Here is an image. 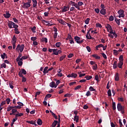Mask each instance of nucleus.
<instances>
[{"instance_id": "f257e3e1", "label": "nucleus", "mask_w": 127, "mask_h": 127, "mask_svg": "<svg viewBox=\"0 0 127 127\" xmlns=\"http://www.w3.org/2000/svg\"><path fill=\"white\" fill-rule=\"evenodd\" d=\"M117 110L119 112H121V114H125V107L122 105L121 103L117 104Z\"/></svg>"}, {"instance_id": "f03ea898", "label": "nucleus", "mask_w": 127, "mask_h": 127, "mask_svg": "<svg viewBox=\"0 0 127 127\" xmlns=\"http://www.w3.org/2000/svg\"><path fill=\"white\" fill-rule=\"evenodd\" d=\"M24 45L22 44V45H20L19 44L17 45V47H16V48H15V51H17L18 52H19V51H20V52H23V50H24Z\"/></svg>"}, {"instance_id": "7ed1b4c3", "label": "nucleus", "mask_w": 127, "mask_h": 127, "mask_svg": "<svg viewBox=\"0 0 127 127\" xmlns=\"http://www.w3.org/2000/svg\"><path fill=\"white\" fill-rule=\"evenodd\" d=\"M22 55L21 54V53H19V55L17 57V58L16 59V62H17L18 65L19 66H21L22 65L23 63L21 62V59H20L21 58Z\"/></svg>"}, {"instance_id": "20e7f679", "label": "nucleus", "mask_w": 127, "mask_h": 127, "mask_svg": "<svg viewBox=\"0 0 127 127\" xmlns=\"http://www.w3.org/2000/svg\"><path fill=\"white\" fill-rule=\"evenodd\" d=\"M93 30V28H92L89 29V30H88L87 31V35H86V37L88 40L92 39V37H91L90 33H89L91 31V30Z\"/></svg>"}, {"instance_id": "39448f33", "label": "nucleus", "mask_w": 127, "mask_h": 127, "mask_svg": "<svg viewBox=\"0 0 127 127\" xmlns=\"http://www.w3.org/2000/svg\"><path fill=\"white\" fill-rule=\"evenodd\" d=\"M30 3V2L23 3V6H22V7H23V8H28L31 6Z\"/></svg>"}, {"instance_id": "423d86ee", "label": "nucleus", "mask_w": 127, "mask_h": 127, "mask_svg": "<svg viewBox=\"0 0 127 127\" xmlns=\"http://www.w3.org/2000/svg\"><path fill=\"white\" fill-rule=\"evenodd\" d=\"M11 14L9 13V11H6L5 14H3V16L5 18H9L10 17Z\"/></svg>"}, {"instance_id": "0eeeda50", "label": "nucleus", "mask_w": 127, "mask_h": 127, "mask_svg": "<svg viewBox=\"0 0 127 127\" xmlns=\"http://www.w3.org/2000/svg\"><path fill=\"white\" fill-rule=\"evenodd\" d=\"M9 23H8V27H9V28L12 29V26L13 25H16V24L15 23H14L13 22L11 21H9Z\"/></svg>"}, {"instance_id": "6e6552de", "label": "nucleus", "mask_w": 127, "mask_h": 127, "mask_svg": "<svg viewBox=\"0 0 127 127\" xmlns=\"http://www.w3.org/2000/svg\"><path fill=\"white\" fill-rule=\"evenodd\" d=\"M77 76V74L75 73H71L70 74L67 75V77H72L73 78H76V77Z\"/></svg>"}, {"instance_id": "1a4fd4ad", "label": "nucleus", "mask_w": 127, "mask_h": 127, "mask_svg": "<svg viewBox=\"0 0 127 127\" xmlns=\"http://www.w3.org/2000/svg\"><path fill=\"white\" fill-rule=\"evenodd\" d=\"M70 9V7L69 6H64L63 8H62V12H66L69 9Z\"/></svg>"}, {"instance_id": "9d476101", "label": "nucleus", "mask_w": 127, "mask_h": 127, "mask_svg": "<svg viewBox=\"0 0 127 127\" xmlns=\"http://www.w3.org/2000/svg\"><path fill=\"white\" fill-rule=\"evenodd\" d=\"M105 28H107L108 32H109V30H110V31H113V30H112V27H111V25L109 24H107L106 26H105Z\"/></svg>"}, {"instance_id": "9b49d317", "label": "nucleus", "mask_w": 127, "mask_h": 127, "mask_svg": "<svg viewBox=\"0 0 127 127\" xmlns=\"http://www.w3.org/2000/svg\"><path fill=\"white\" fill-rule=\"evenodd\" d=\"M48 68H49V67L48 66L44 67V71H43V72L44 73V75H45L46 73H49V71H50L48 70Z\"/></svg>"}, {"instance_id": "f8f14e48", "label": "nucleus", "mask_w": 127, "mask_h": 127, "mask_svg": "<svg viewBox=\"0 0 127 127\" xmlns=\"http://www.w3.org/2000/svg\"><path fill=\"white\" fill-rule=\"evenodd\" d=\"M74 39H75V41L76 42V43L80 44V37L75 36Z\"/></svg>"}, {"instance_id": "ddd939ff", "label": "nucleus", "mask_w": 127, "mask_h": 127, "mask_svg": "<svg viewBox=\"0 0 127 127\" xmlns=\"http://www.w3.org/2000/svg\"><path fill=\"white\" fill-rule=\"evenodd\" d=\"M115 80L119 81V73L118 72L116 73V74L115 75Z\"/></svg>"}, {"instance_id": "4468645a", "label": "nucleus", "mask_w": 127, "mask_h": 127, "mask_svg": "<svg viewBox=\"0 0 127 127\" xmlns=\"http://www.w3.org/2000/svg\"><path fill=\"white\" fill-rule=\"evenodd\" d=\"M100 13H101L102 15H105L106 14V10L105 8L101 9Z\"/></svg>"}, {"instance_id": "2eb2a0df", "label": "nucleus", "mask_w": 127, "mask_h": 127, "mask_svg": "<svg viewBox=\"0 0 127 127\" xmlns=\"http://www.w3.org/2000/svg\"><path fill=\"white\" fill-rule=\"evenodd\" d=\"M58 51V49H54V50H53V55H56V56L59 55V54L57 52Z\"/></svg>"}, {"instance_id": "dca6fc26", "label": "nucleus", "mask_w": 127, "mask_h": 127, "mask_svg": "<svg viewBox=\"0 0 127 127\" xmlns=\"http://www.w3.org/2000/svg\"><path fill=\"white\" fill-rule=\"evenodd\" d=\"M92 57L95 58L96 60H100L101 58L100 57L98 56L97 54H93L92 55Z\"/></svg>"}, {"instance_id": "f3484780", "label": "nucleus", "mask_w": 127, "mask_h": 127, "mask_svg": "<svg viewBox=\"0 0 127 127\" xmlns=\"http://www.w3.org/2000/svg\"><path fill=\"white\" fill-rule=\"evenodd\" d=\"M11 43H16V37L15 35L13 36L12 41H11Z\"/></svg>"}, {"instance_id": "a211bd4d", "label": "nucleus", "mask_w": 127, "mask_h": 127, "mask_svg": "<svg viewBox=\"0 0 127 127\" xmlns=\"http://www.w3.org/2000/svg\"><path fill=\"white\" fill-rule=\"evenodd\" d=\"M1 58L2 59H4L5 58L7 59V56L5 54V53H3V54L1 55Z\"/></svg>"}, {"instance_id": "6ab92c4d", "label": "nucleus", "mask_w": 127, "mask_h": 127, "mask_svg": "<svg viewBox=\"0 0 127 127\" xmlns=\"http://www.w3.org/2000/svg\"><path fill=\"white\" fill-rule=\"evenodd\" d=\"M52 95L51 94H48L46 96H45V97L44 98V101H47V99L51 97Z\"/></svg>"}, {"instance_id": "aec40b11", "label": "nucleus", "mask_w": 127, "mask_h": 127, "mask_svg": "<svg viewBox=\"0 0 127 127\" xmlns=\"http://www.w3.org/2000/svg\"><path fill=\"white\" fill-rule=\"evenodd\" d=\"M37 124L39 125V126H41L43 124V122L42 121L41 119H38V121H37Z\"/></svg>"}, {"instance_id": "412c9836", "label": "nucleus", "mask_w": 127, "mask_h": 127, "mask_svg": "<svg viewBox=\"0 0 127 127\" xmlns=\"http://www.w3.org/2000/svg\"><path fill=\"white\" fill-rule=\"evenodd\" d=\"M118 14H119V15H125L124 14V10H123L122 9L119 10Z\"/></svg>"}, {"instance_id": "4be33fe9", "label": "nucleus", "mask_w": 127, "mask_h": 127, "mask_svg": "<svg viewBox=\"0 0 127 127\" xmlns=\"http://www.w3.org/2000/svg\"><path fill=\"white\" fill-rule=\"evenodd\" d=\"M123 65V62H119L118 63V67L119 68H122V65Z\"/></svg>"}, {"instance_id": "5701e85b", "label": "nucleus", "mask_w": 127, "mask_h": 127, "mask_svg": "<svg viewBox=\"0 0 127 127\" xmlns=\"http://www.w3.org/2000/svg\"><path fill=\"white\" fill-rule=\"evenodd\" d=\"M19 72L23 73L24 75H26L27 74V71L24 69H21V71H19Z\"/></svg>"}, {"instance_id": "b1692460", "label": "nucleus", "mask_w": 127, "mask_h": 127, "mask_svg": "<svg viewBox=\"0 0 127 127\" xmlns=\"http://www.w3.org/2000/svg\"><path fill=\"white\" fill-rule=\"evenodd\" d=\"M26 123H27V124H30L31 125H34L35 124H36V122L33 121H27Z\"/></svg>"}, {"instance_id": "393cba45", "label": "nucleus", "mask_w": 127, "mask_h": 127, "mask_svg": "<svg viewBox=\"0 0 127 127\" xmlns=\"http://www.w3.org/2000/svg\"><path fill=\"white\" fill-rule=\"evenodd\" d=\"M35 30H36V26H33L32 28H31V30L32 31V32L33 33H36V31H35Z\"/></svg>"}, {"instance_id": "a878e982", "label": "nucleus", "mask_w": 127, "mask_h": 127, "mask_svg": "<svg viewBox=\"0 0 127 127\" xmlns=\"http://www.w3.org/2000/svg\"><path fill=\"white\" fill-rule=\"evenodd\" d=\"M33 1V7H36L37 6V0H32Z\"/></svg>"}, {"instance_id": "bb28decb", "label": "nucleus", "mask_w": 127, "mask_h": 127, "mask_svg": "<svg viewBox=\"0 0 127 127\" xmlns=\"http://www.w3.org/2000/svg\"><path fill=\"white\" fill-rule=\"evenodd\" d=\"M118 66V65H117V62L116 61V62H114L113 68L114 69H117Z\"/></svg>"}, {"instance_id": "cd10ccee", "label": "nucleus", "mask_w": 127, "mask_h": 127, "mask_svg": "<svg viewBox=\"0 0 127 127\" xmlns=\"http://www.w3.org/2000/svg\"><path fill=\"white\" fill-rule=\"evenodd\" d=\"M59 23L62 25H65V21L62 20V19H59Z\"/></svg>"}, {"instance_id": "c85d7f7f", "label": "nucleus", "mask_w": 127, "mask_h": 127, "mask_svg": "<svg viewBox=\"0 0 127 127\" xmlns=\"http://www.w3.org/2000/svg\"><path fill=\"white\" fill-rule=\"evenodd\" d=\"M23 116V113H17L15 114V118L17 117H21V116Z\"/></svg>"}, {"instance_id": "c756f323", "label": "nucleus", "mask_w": 127, "mask_h": 127, "mask_svg": "<svg viewBox=\"0 0 127 127\" xmlns=\"http://www.w3.org/2000/svg\"><path fill=\"white\" fill-rule=\"evenodd\" d=\"M69 4L71 5L72 6L78 5V3H75V2H73L72 1H69Z\"/></svg>"}, {"instance_id": "7c9ffc66", "label": "nucleus", "mask_w": 127, "mask_h": 127, "mask_svg": "<svg viewBox=\"0 0 127 127\" xmlns=\"http://www.w3.org/2000/svg\"><path fill=\"white\" fill-rule=\"evenodd\" d=\"M56 85L55 82L52 81V82H50V87L51 88H54V87Z\"/></svg>"}, {"instance_id": "2f4dec72", "label": "nucleus", "mask_w": 127, "mask_h": 127, "mask_svg": "<svg viewBox=\"0 0 127 127\" xmlns=\"http://www.w3.org/2000/svg\"><path fill=\"white\" fill-rule=\"evenodd\" d=\"M6 68V64H5V63H3L0 64V68Z\"/></svg>"}, {"instance_id": "473e14b6", "label": "nucleus", "mask_w": 127, "mask_h": 127, "mask_svg": "<svg viewBox=\"0 0 127 127\" xmlns=\"http://www.w3.org/2000/svg\"><path fill=\"white\" fill-rule=\"evenodd\" d=\"M77 10H79L78 9H76L74 7H71L70 8H69L70 11H76Z\"/></svg>"}, {"instance_id": "72a5a7b5", "label": "nucleus", "mask_w": 127, "mask_h": 127, "mask_svg": "<svg viewBox=\"0 0 127 127\" xmlns=\"http://www.w3.org/2000/svg\"><path fill=\"white\" fill-rule=\"evenodd\" d=\"M14 31H15V34H20V31H18V28H15L14 29Z\"/></svg>"}, {"instance_id": "f704fd0d", "label": "nucleus", "mask_w": 127, "mask_h": 127, "mask_svg": "<svg viewBox=\"0 0 127 127\" xmlns=\"http://www.w3.org/2000/svg\"><path fill=\"white\" fill-rule=\"evenodd\" d=\"M92 78H93V77H92V76L87 75V76H85V78H86L87 79V80H89L91 79H92Z\"/></svg>"}, {"instance_id": "c9c22d12", "label": "nucleus", "mask_w": 127, "mask_h": 127, "mask_svg": "<svg viewBox=\"0 0 127 127\" xmlns=\"http://www.w3.org/2000/svg\"><path fill=\"white\" fill-rule=\"evenodd\" d=\"M119 124H120V127H124V126L122 125V119H119Z\"/></svg>"}, {"instance_id": "e433bc0d", "label": "nucleus", "mask_w": 127, "mask_h": 127, "mask_svg": "<svg viewBox=\"0 0 127 127\" xmlns=\"http://www.w3.org/2000/svg\"><path fill=\"white\" fill-rule=\"evenodd\" d=\"M80 5V1L78 2V5H72V6H75V8L77 9V10H79L80 9V7H79V6Z\"/></svg>"}, {"instance_id": "4c0bfd02", "label": "nucleus", "mask_w": 127, "mask_h": 127, "mask_svg": "<svg viewBox=\"0 0 127 127\" xmlns=\"http://www.w3.org/2000/svg\"><path fill=\"white\" fill-rule=\"evenodd\" d=\"M65 57H66L65 55H64L60 57V62H62V61H63V60H64V59L65 58Z\"/></svg>"}, {"instance_id": "58836bf2", "label": "nucleus", "mask_w": 127, "mask_h": 127, "mask_svg": "<svg viewBox=\"0 0 127 127\" xmlns=\"http://www.w3.org/2000/svg\"><path fill=\"white\" fill-rule=\"evenodd\" d=\"M62 45V43L61 42H57L56 43V47L57 48H59L61 47V45Z\"/></svg>"}, {"instance_id": "ea45409f", "label": "nucleus", "mask_w": 127, "mask_h": 127, "mask_svg": "<svg viewBox=\"0 0 127 127\" xmlns=\"http://www.w3.org/2000/svg\"><path fill=\"white\" fill-rule=\"evenodd\" d=\"M74 121H75V122L76 123L78 122V121H79L78 117L75 116V117H74Z\"/></svg>"}, {"instance_id": "a19ab883", "label": "nucleus", "mask_w": 127, "mask_h": 127, "mask_svg": "<svg viewBox=\"0 0 127 127\" xmlns=\"http://www.w3.org/2000/svg\"><path fill=\"white\" fill-rule=\"evenodd\" d=\"M115 21H116V24L120 25V19H117V18H115Z\"/></svg>"}, {"instance_id": "79ce46f5", "label": "nucleus", "mask_w": 127, "mask_h": 127, "mask_svg": "<svg viewBox=\"0 0 127 127\" xmlns=\"http://www.w3.org/2000/svg\"><path fill=\"white\" fill-rule=\"evenodd\" d=\"M113 53L115 56H117L118 55V52L116 50H113Z\"/></svg>"}, {"instance_id": "37998d69", "label": "nucleus", "mask_w": 127, "mask_h": 127, "mask_svg": "<svg viewBox=\"0 0 127 127\" xmlns=\"http://www.w3.org/2000/svg\"><path fill=\"white\" fill-rule=\"evenodd\" d=\"M90 20V19L89 18H88L85 20V24L88 25V23H89V21Z\"/></svg>"}, {"instance_id": "c03bdc74", "label": "nucleus", "mask_w": 127, "mask_h": 127, "mask_svg": "<svg viewBox=\"0 0 127 127\" xmlns=\"http://www.w3.org/2000/svg\"><path fill=\"white\" fill-rule=\"evenodd\" d=\"M111 92L112 91L111 90V89H109V90H108L107 91L108 96L109 97L111 96Z\"/></svg>"}, {"instance_id": "a18cd8bd", "label": "nucleus", "mask_w": 127, "mask_h": 127, "mask_svg": "<svg viewBox=\"0 0 127 127\" xmlns=\"http://www.w3.org/2000/svg\"><path fill=\"white\" fill-rule=\"evenodd\" d=\"M118 100L119 101H120L121 102H124V99L122 97H118Z\"/></svg>"}, {"instance_id": "49530a36", "label": "nucleus", "mask_w": 127, "mask_h": 127, "mask_svg": "<svg viewBox=\"0 0 127 127\" xmlns=\"http://www.w3.org/2000/svg\"><path fill=\"white\" fill-rule=\"evenodd\" d=\"M119 60L120 62H123V56L122 55L120 56L119 58Z\"/></svg>"}, {"instance_id": "de8ad7c7", "label": "nucleus", "mask_w": 127, "mask_h": 127, "mask_svg": "<svg viewBox=\"0 0 127 127\" xmlns=\"http://www.w3.org/2000/svg\"><path fill=\"white\" fill-rule=\"evenodd\" d=\"M10 107H12L13 109L15 108V109H21V106H10Z\"/></svg>"}, {"instance_id": "09e8293b", "label": "nucleus", "mask_w": 127, "mask_h": 127, "mask_svg": "<svg viewBox=\"0 0 127 127\" xmlns=\"http://www.w3.org/2000/svg\"><path fill=\"white\" fill-rule=\"evenodd\" d=\"M22 77L21 78V82H25L27 81V78H26L25 77Z\"/></svg>"}, {"instance_id": "8fccbe9b", "label": "nucleus", "mask_w": 127, "mask_h": 127, "mask_svg": "<svg viewBox=\"0 0 127 127\" xmlns=\"http://www.w3.org/2000/svg\"><path fill=\"white\" fill-rule=\"evenodd\" d=\"M37 40V37H31V41L34 42L36 41Z\"/></svg>"}, {"instance_id": "3c124183", "label": "nucleus", "mask_w": 127, "mask_h": 127, "mask_svg": "<svg viewBox=\"0 0 127 127\" xmlns=\"http://www.w3.org/2000/svg\"><path fill=\"white\" fill-rule=\"evenodd\" d=\"M91 95V92L90 91H87V93H86V96L87 97H89Z\"/></svg>"}, {"instance_id": "603ef678", "label": "nucleus", "mask_w": 127, "mask_h": 127, "mask_svg": "<svg viewBox=\"0 0 127 127\" xmlns=\"http://www.w3.org/2000/svg\"><path fill=\"white\" fill-rule=\"evenodd\" d=\"M98 69V65L97 64L93 65V69L97 70Z\"/></svg>"}, {"instance_id": "864d4df0", "label": "nucleus", "mask_w": 127, "mask_h": 127, "mask_svg": "<svg viewBox=\"0 0 127 127\" xmlns=\"http://www.w3.org/2000/svg\"><path fill=\"white\" fill-rule=\"evenodd\" d=\"M105 46L104 45L101 44V45H98V46H96L95 48H104Z\"/></svg>"}, {"instance_id": "5fc2aeb1", "label": "nucleus", "mask_w": 127, "mask_h": 127, "mask_svg": "<svg viewBox=\"0 0 127 127\" xmlns=\"http://www.w3.org/2000/svg\"><path fill=\"white\" fill-rule=\"evenodd\" d=\"M20 59H21V63H22V60H25L26 59H27V57L23 56V57H22L21 58H20Z\"/></svg>"}, {"instance_id": "6e6d98bb", "label": "nucleus", "mask_w": 127, "mask_h": 127, "mask_svg": "<svg viewBox=\"0 0 127 127\" xmlns=\"http://www.w3.org/2000/svg\"><path fill=\"white\" fill-rule=\"evenodd\" d=\"M58 35V33L57 32H55V34H54V39L56 40V38H57V35Z\"/></svg>"}, {"instance_id": "4d7b16f0", "label": "nucleus", "mask_w": 127, "mask_h": 127, "mask_svg": "<svg viewBox=\"0 0 127 127\" xmlns=\"http://www.w3.org/2000/svg\"><path fill=\"white\" fill-rule=\"evenodd\" d=\"M109 20H110V21H113L114 16L113 15H111L110 18H109Z\"/></svg>"}, {"instance_id": "13d9d810", "label": "nucleus", "mask_w": 127, "mask_h": 127, "mask_svg": "<svg viewBox=\"0 0 127 127\" xmlns=\"http://www.w3.org/2000/svg\"><path fill=\"white\" fill-rule=\"evenodd\" d=\"M71 39H72L71 36L70 34H68V36L67 37L66 40H71Z\"/></svg>"}, {"instance_id": "bf43d9fd", "label": "nucleus", "mask_w": 127, "mask_h": 127, "mask_svg": "<svg viewBox=\"0 0 127 127\" xmlns=\"http://www.w3.org/2000/svg\"><path fill=\"white\" fill-rule=\"evenodd\" d=\"M112 108L114 110H115L116 109V103L113 102V105H112Z\"/></svg>"}, {"instance_id": "052dcab7", "label": "nucleus", "mask_w": 127, "mask_h": 127, "mask_svg": "<svg viewBox=\"0 0 127 127\" xmlns=\"http://www.w3.org/2000/svg\"><path fill=\"white\" fill-rule=\"evenodd\" d=\"M5 101V102H7V104L8 105L9 104H10V98H7Z\"/></svg>"}, {"instance_id": "680f3d73", "label": "nucleus", "mask_w": 127, "mask_h": 127, "mask_svg": "<svg viewBox=\"0 0 127 127\" xmlns=\"http://www.w3.org/2000/svg\"><path fill=\"white\" fill-rule=\"evenodd\" d=\"M43 42H45V43H47L48 42V40L47 38L44 37V38L42 39Z\"/></svg>"}, {"instance_id": "e2e57ef3", "label": "nucleus", "mask_w": 127, "mask_h": 127, "mask_svg": "<svg viewBox=\"0 0 127 127\" xmlns=\"http://www.w3.org/2000/svg\"><path fill=\"white\" fill-rule=\"evenodd\" d=\"M89 90H90L91 92H93L95 91V89L93 88L92 86H90V87H89Z\"/></svg>"}, {"instance_id": "0e129e2a", "label": "nucleus", "mask_w": 127, "mask_h": 127, "mask_svg": "<svg viewBox=\"0 0 127 127\" xmlns=\"http://www.w3.org/2000/svg\"><path fill=\"white\" fill-rule=\"evenodd\" d=\"M96 26L97 27H98V28H102V25H101V24H100V23H97V24H96Z\"/></svg>"}, {"instance_id": "69168bd1", "label": "nucleus", "mask_w": 127, "mask_h": 127, "mask_svg": "<svg viewBox=\"0 0 127 127\" xmlns=\"http://www.w3.org/2000/svg\"><path fill=\"white\" fill-rule=\"evenodd\" d=\"M12 109V107H10V106H9V107H7V112H10V110H11Z\"/></svg>"}, {"instance_id": "338daca9", "label": "nucleus", "mask_w": 127, "mask_h": 127, "mask_svg": "<svg viewBox=\"0 0 127 127\" xmlns=\"http://www.w3.org/2000/svg\"><path fill=\"white\" fill-rule=\"evenodd\" d=\"M12 83V82L9 83V86L10 87V88L13 89L14 86L12 85H11Z\"/></svg>"}, {"instance_id": "774afa93", "label": "nucleus", "mask_w": 127, "mask_h": 127, "mask_svg": "<svg viewBox=\"0 0 127 127\" xmlns=\"http://www.w3.org/2000/svg\"><path fill=\"white\" fill-rule=\"evenodd\" d=\"M94 11H95V12L97 13H99V9L95 8V9H94Z\"/></svg>"}]
</instances>
